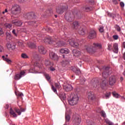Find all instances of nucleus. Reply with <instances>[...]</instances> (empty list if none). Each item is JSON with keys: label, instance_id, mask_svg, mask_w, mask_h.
Wrapping results in <instances>:
<instances>
[{"label": "nucleus", "instance_id": "obj_17", "mask_svg": "<svg viewBox=\"0 0 125 125\" xmlns=\"http://www.w3.org/2000/svg\"><path fill=\"white\" fill-rule=\"evenodd\" d=\"M62 67H68L69 65H70V62L69 61V60L66 59L63 60L62 62Z\"/></svg>", "mask_w": 125, "mask_h": 125}, {"label": "nucleus", "instance_id": "obj_48", "mask_svg": "<svg viewBox=\"0 0 125 125\" xmlns=\"http://www.w3.org/2000/svg\"><path fill=\"white\" fill-rule=\"evenodd\" d=\"M108 50H112V44H108Z\"/></svg>", "mask_w": 125, "mask_h": 125}, {"label": "nucleus", "instance_id": "obj_62", "mask_svg": "<svg viewBox=\"0 0 125 125\" xmlns=\"http://www.w3.org/2000/svg\"><path fill=\"white\" fill-rule=\"evenodd\" d=\"M20 110L21 112H25V109L24 108H22V107H20Z\"/></svg>", "mask_w": 125, "mask_h": 125}, {"label": "nucleus", "instance_id": "obj_35", "mask_svg": "<svg viewBox=\"0 0 125 125\" xmlns=\"http://www.w3.org/2000/svg\"><path fill=\"white\" fill-rule=\"evenodd\" d=\"M51 64V62H50V61H49V59H47L45 61V65L46 66H49Z\"/></svg>", "mask_w": 125, "mask_h": 125}, {"label": "nucleus", "instance_id": "obj_13", "mask_svg": "<svg viewBox=\"0 0 125 125\" xmlns=\"http://www.w3.org/2000/svg\"><path fill=\"white\" fill-rule=\"evenodd\" d=\"M49 57L52 60H57L58 59V56L55 53L50 51L49 52Z\"/></svg>", "mask_w": 125, "mask_h": 125}, {"label": "nucleus", "instance_id": "obj_29", "mask_svg": "<svg viewBox=\"0 0 125 125\" xmlns=\"http://www.w3.org/2000/svg\"><path fill=\"white\" fill-rule=\"evenodd\" d=\"M10 114L13 116L14 118H16L17 117V114H16V113L14 112V110H13L12 108H10Z\"/></svg>", "mask_w": 125, "mask_h": 125}, {"label": "nucleus", "instance_id": "obj_26", "mask_svg": "<svg viewBox=\"0 0 125 125\" xmlns=\"http://www.w3.org/2000/svg\"><path fill=\"white\" fill-rule=\"evenodd\" d=\"M2 58L3 59V60H4V61H5V62H7V63H8V64H11V63H12V61H11V60H10L9 59L5 57V56H2Z\"/></svg>", "mask_w": 125, "mask_h": 125}, {"label": "nucleus", "instance_id": "obj_60", "mask_svg": "<svg viewBox=\"0 0 125 125\" xmlns=\"http://www.w3.org/2000/svg\"><path fill=\"white\" fill-rule=\"evenodd\" d=\"M84 82H85V80L84 79H83L82 82L81 81L80 83L81 84H84Z\"/></svg>", "mask_w": 125, "mask_h": 125}, {"label": "nucleus", "instance_id": "obj_4", "mask_svg": "<svg viewBox=\"0 0 125 125\" xmlns=\"http://www.w3.org/2000/svg\"><path fill=\"white\" fill-rule=\"evenodd\" d=\"M69 104L71 106L77 105L79 102V96L77 94H72L70 95V98L68 99Z\"/></svg>", "mask_w": 125, "mask_h": 125}, {"label": "nucleus", "instance_id": "obj_52", "mask_svg": "<svg viewBox=\"0 0 125 125\" xmlns=\"http://www.w3.org/2000/svg\"><path fill=\"white\" fill-rule=\"evenodd\" d=\"M112 2L113 4H118V0H112Z\"/></svg>", "mask_w": 125, "mask_h": 125}, {"label": "nucleus", "instance_id": "obj_45", "mask_svg": "<svg viewBox=\"0 0 125 125\" xmlns=\"http://www.w3.org/2000/svg\"><path fill=\"white\" fill-rule=\"evenodd\" d=\"M45 77L47 81H49V80H50V76H49V75L46 74L45 75Z\"/></svg>", "mask_w": 125, "mask_h": 125}, {"label": "nucleus", "instance_id": "obj_9", "mask_svg": "<svg viewBox=\"0 0 125 125\" xmlns=\"http://www.w3.org/2000/svg\"><path fill=\"white\" fill-rule=\"evenodd\" d=\"M73 86L70 84H66L63 85V89L64 91H66V92L72 91V90H73Z\"/></svg>", "mask_w": 125, "mask_h": 125}, {"label": "nucleus", "instance_id": "obj_14", "mask_svg": "<svg viewBox=\"0 0 125 125\" xmlns=\"http://www.w3.org/2000/svg\"><path fill=\"white\" fill-rule=\"evenodd\" d=\"M25 75V71H21L19 74H16L15 76V80L18 81V80H20L22 77H24Z\"/></svg>", "mask_w": 125, "mask_h": 125}, {"label": "nucleus", "instance_id": "obj_11", "mask_svg": "<svg viewBox=\"0 0 125 125\" xmlns=\"http://www.w3.org/2000/svg\"><path fill=\"white\" fill-rule=\"evenodd\" d=\"M87 97L88 100L90 101H91V100H94V99H95V96L94 95V93L91 92H88L87 93Z\"/></svg>", "mask_w": 125, "mask_h": 125}, {"label": "nucleus", "instance_id": "obj_37", "mask_svg": "<svg viewBox=\"0 0 125 125\" xmlns=\"http://www.w3.org/2000/svg\"><path fill=\"white\" fill-rule=\"evenodd\" d=\"M21 58L23 59H26V58H29V57H28V55L25 53H22L21 54Z\"/></svg>", "mask_w": 125, "mask_h": 125}, {"label": "nucleus", "instance_id": "obj_63", "mask_svg": "<svg viewBox=\"0 0 125 125\" xmlns=\"http://www.w3.org/2000/svg\"><path fill=\"white\" fill-rule=\"evenodd\" d=\"M18 95H19V96H23V93H19Z\"/></svg>", "mask_w": 125, "mask_h": 125}, {"label": "nucleus", "instance_id": "obj_33", "mask_svg": "<svg viewBox=\"0 0 125 125\" xmlns=\"http://www.w3.org/2000/svg\"><path fill=\"white\" fill-rule=\"evenodd\" d=\"M37 14L34 12H31L26 14V16H36Z\"/></svg>", "mask_w": 125, "mask_h": 125}, {"label": "nucleus", "instance_id": "obj_16", "mask_svg": "<svg viewBox=\"0 0 125 125\" xmlns=\"http://www.w3.org/2000/svg\"><path fill=\"white\" fill-rule=\"evenodd\" d=\"M39 51L41 54H45L46 53V50L43 46H40L38 47Z\"/></svg>", "mask_w": 125, "mask_h": 125}, {"label": "nucleus", "instance_id": "obj_31", "mask_svg": "<svg viewBox=\"0 0 125 125\" xmlns=\"http://www.w3.org/2000/svg\"><path fill=\"white\" fill-rule=\"evenodd\" d=\"M70 120H71V117L70 116V115L67 114V112H66V113H65V122L69 123V122H70Z\"/></svg>", "mask_w": 125, "mask_h": 125}, {"label": "nucleus", "instance_id": "obj_19", "mask_svg": "<svg viewBox=\"0 0 125 125\" xmlns=\"http://www.w3.org/2000/svg\"><path fill=\"white\" fill-rule=\"evenodd\" d=\"M79 26H80V24H79V22L78 21H74L71 24L72 28L74 29L75 30H77V29L79 28Z\"/></svg>", "mask_w": 125, "mask_h": 125}, {"label": "nucleus", "instance_id": "obj_36", "mask_svg": "<svg viewBox=\"0 0 125 125\" xmlns=\"http://www.w3.org/2000/svg\"><path fill=\"white\" fill-rule=\"evenodd\" d=\"M6 36L7 39H9V40H11V38L12 37V36L11 35V34L8 32H6Z\"/></svg>", "mask_w": 125, "mask_h": 125}, {"label": "nucleus", "instance_id": "obj_43", "mask_svg": "<svg viewBox=\"0 0 125 125\" xmlns=\"http://www.w3.org/2000/svg\"><path fill=\"white\" fill-rule=\"evenodd\" d=\"M110 95H111V92H108L106 93L105 98H106V99H107V98H109V97H110Z\"/></svg>", "mask_w": 125, "mask_h": 125}, {"label": "nucleus", "instance_id": "obj_41", "mask_svg": "<svg viewBox=\"0 0 125 125\" xmlns=\"http://www.w3.org/2000/svg\"><path fill=\"white\" fill-rule=\"evenodd\" d=\"M101 114L102 117H103V118H106V113H105V112L104 111H101Z\"/></svg>", "mask_w": 125, "mask_h": 125}, {"label": "nucleus", "instance_id": "obj_25", "mask_svg": "<svg viewBox=\"0 0 125 125\" xmlns=\"http://www.w3.org/2000/svg\"><path fill=\"white\" fill-rule=\"evenodd\" d=\"M60 52L61 53H65V54H68L70 52V50L67 48L61 49L60 50Z\"/></svg>", "mask_w": 125, "mask_h": 125}, {"label": "nucleus", "instance_id": "obj_21", "mask_svg": "<svg viewBox=\"0 0 125 125\" xmlns=\"http://www.w3.org/2000/svg\"><path fill=\"white\" fill-rule=\"evenodd\" d=\"M72 52L74 56H75L76 57H79V56H81V55H82V52L77 50H74L73 51H72Z\"/></svg>", "mask_w": 125, "mask_h": 125}, {"label": "nucleus", "instance_id": "obj_58", "mask_svg": "<svg viewBox=\"0 0 125 125\" xmlns=\"http://www.w3.org/2000/svg\"><path fill=\"white\" fill-rule=\"evenodd\" d=\"M89 2L90 3H91L92 4H93L94 3V0H88Z\"/></svg>", "mask_w": 125, "mask_h": 125}, {"label": "nucleus", "instance_id": "obj_7", "mask_svg": "<svg viewBox=\"0 0 125 125\" xmlns=\"http://www.w3.org/2000/svg\"><path fill=\"white\" fill-rule=\"evenodd\" d=\"M72 123L73 125H80V124H81V119H80V117H79V116H73Z\"/></svg>", "mask_w": 125, "mask_h": 125}, {"label": "nucleus", "instance_id": "obj_32", "mask_svg": "<svg viewBox=\"0 0 125 125\" xmlns=\"http://www.w3.org/2000/svg\"><path fill=\"white\" fill-rule=\"evenodd\" d=\"M87 125H95L94 122L92 121H90L89 120H87L86 121Z\"/></svg>", "mask_w": 125, "mask_h": 125}, {"label": "nucleus", "instance_id": "obj_24", "mask_svg": "<svg viewBox=\"0 0 125 125\" xmlns=\"http://www.w3.org/2000/svg\"><path fill=\"white\" fill-rule=\"evenodd\" d=\"M83 10H85V11H90L91 10H93V7L86 5L84 7Z\"/></svg>", "mask_w": 125, "mask_h": 125}, {"label": "nucleus", "instance_id": "obj_10", "mask_svg": "<svg viewBox=\"0 0 125 125\" xmlns=\"http://www.w3.org/2000/svg\"><path fill=\"white\" fill-rule=\"evenodd\" d=\"M116 79L115 76H111L109 77V83L110 85H114L116 83Z\"/></svg>", "mask_w": 125, "mask_h": 125}, {"label": "nucleus", "instance_id": "obj_18", "mask_svg": "<svg viewBox=\"0 0 125 125\" xmlns=\"http://www.w3.org/2000/svg\"><path fill=\"white\" fill-rule=\"evenodd\" d=\"M6 47L8 49H15V44L12 43L8 42L6 44Z\"/></svg>", "mask_w": 125, "mask_h": 125}, {"label": "nucleus", "instance_id": "obj_28", "mask_svg": "<svg viewBox=\"0 0 125 125\" xmlns=\"http://www.w3.org/2000/svg\"><path fill=\"white\" fill-rule=\"evenodd\" d=\"M65 20L68 21V22H72V21H74V17L71 16H65L64 17Z\"/></svg>", "mask_w": 125, "mask_h": 125}, {"label": "nucleus", "instance_id": "obj_57", "mask_svg": "<svg viewBox=\"0 0 125 125\" xmlns=\"http://www.w3.org/2000/svg\"><path fill=\"white\" fill-rule=\"evenodd\" d=\"M120 6H121V7H125V3H124L123 2H120Z\"/></svg>", "mask_w": 125, "mask_h": 125}, {"label": "nucleus", "instance_id": "obj_8", "mask_svg": "<svg viewBox=\"0 0 125 125\" xmlns=\"http://www.w3.org/2000/svg\"><path fill=\"white\" fill-rule=\"evenodd\" d=\"M69 7L66 4H63L62 5V7H59L58 9H57V12L58 14H62L63 12H64V9H68Z\"/></svg>", "mask_w": 125, "mask_h": 125}, {"label": "nucleus", "instance_id": "obj_53", "mask_svg": "<svg viewBox=\"0 0 125 125\" xmlns=\"http://www.w3.org/2000/svg\"><path fill=\"white\" fill-rule=\"evenodd\" d=\"M50 70L52 71V72H53L54 71H55V68L52 66L50 67Z\"/></svg>", "mask_w": 125, "mask_h": 125}, {"label": "nucleus", "instance_id": "obj_15", "mask_svg": "<svg viewBox=\"0 0 125 125\" xmlns=\"http://www.w3.org/2000/svg\"><path fill=\"white\" fill-rule=\"evenodd\" d=\"M95 38H96V32L94 30H91L89 32V34L88 36L89 39H95Z\"/></svg>", "mask_w": 125, "mask_h": 125}, {"label": "nucleus", "instance_id": "obj_22", "mask_svg": "<svg viewBox=\"0 0 125 125\" xmlns=\"http://www.w3.org/2000/svg\"><path fill=\"white\" fill-rule=\"evenodd\" d=\"M23 23L21 21H13V24H14L15 26H17V27H20V26L22 25V24Z\"/></svg>", "mask_w": 125, "mask_h": 125}, {"label": "nucleus", "instance_id": "obj_5", "mask_svg": "<svg viewBox=\"0 0 125 125\" xmlns=\"http://www.w3.org/2000/svg\"><path fill=\"white\" fill-rule=\"evenodd\" d=\"M65 37V36H63L62 39H63L64 40V41H66V42H69V44L71 46H73V47H78L79 46V43L78 42H76V41H75V39H70L69 38H67V37H65V38H64V37Z\"/></svg>", "mask_w": 125, "mask_h": 125}, {"label": "nucleus", "instance_id": "obj_27", "mask_svg": "<svg viewBox=\"0 0 125 125\" xmlns=\"http://www.w3.org/2000/svg\"><path fill=\"white\" fill-rule=\"evenodd\" d=\"M27 45L29 46V47H30V48H36L37 47L36 44L31 42H28L27 43Z\"/></svg>", "mask_w": 125, "mask_h": 125}, {"label": "nucleus", "instance_id": "obj_46", "mask_svg": "<svg viewBox=\"0 0 125 125\" xmlns=\"http://www.w3.org/2000/svg\"><path fill=\"white\" fill-rule=\"evenodd\" d=\"M51 88H52V90L54 91V92H55V93L57 92V90H56V88H55L54 86L52 85Z\"/></svg>", "mask_w": 125, "mask_h": 125}, {"label": "nucleus", "instance_id": "obj_23", "mask_svg": "<svg viewBox=\"0 0 125 125\" xmlns=\"http://www.w3.org/2000/svg\"><path fill=\"white\" fill-rule=\"evenodd\" d=\"M113 52L114 53H118L119 52V48L118 47V43H115L113 44Z\"/></svg>", "mask_w": 125, "mask_h": 125}, {"label": "nucleus", "instance_id": "obj_50", "mask_svg": "<svg viewBox=\"0 0 125 125\" xmlns=\"http://www.w3.org/2000/svg\"><path fill=\"white\" fill-rule=\"evenodd\" d=\"M18 43L20 46H23V42H22V41H19V42H18Z\"/></svg>", "mask_w": 125, "mask_h": 125}, {"label": "nucleus", "instance_id": "obj_42", "mask_svg": "<svg viewBox=\"0 0 125 125\" xmlns=\"http://www.w3.org/2000/svg\"><path fill=\"white\" fill-rule=\"evenodd\" d=\"M99 31L100 33H103L104 32V27L103 26H100Z\"/></svg>", "mask_w": 125, "mask_h": 125}, {"label": "nucleus", "instance_id": "obj_6", "mask_svg": "<svg viewBox=\"0 0 125 125\" xmlns=\"http://www.w3.org/2000/svg\"><path fill=\"white\" fill-rule=\"evenodd\" d=\"M20 6L19 5H14L12 8V14L16 15L18 13V11H20Z\"/></svg>", "mask_w": 125, "mask_h": 125}, {"label": "nucleus", "instance_id": "obj_40", "mask_svg": "<svg viewBox=\"0 0 125 125\" xmlns=\"http://www.w3.org/2000/svg\"><path fill=\"white\" fill-rule=\"evenodd\" d=\"M55 86L56 87V88H60L61 87V85H60V83H55Z\"/></svg>", "mask_w": 125, "mask_h": 125}, {"label": "nucleus", "instance_id": "obj_54", "mask_svg": "<svg viewBox=\"0 0 125 125\" xmlns=\"http://www.w3.org/2000/svg\"><path fill=\"white\" fill-rule=\"evenodd\" d=\"M8 13V11L7 10V9H5L2 12V13L3 14H4L5 13Z\"/></svg>", "mask_w": 125, "mask_h": 125}, {"label": "nucleus", "instance_id": "obj_1", "mask_svg": "<svg viewBox=\"0 0 125 125\" xmlns=\"http://www.w3.org/2000/svg\"><path fill=\"white\" fill-rule=\"evenodd\" d=\"M109 67H106L104 71L103 72V77L104 79H98L97 78L92 80V84L94 87H101L104 88L108 84V80L106 79L109 77Z\"/></svg>", "mask_w": 125, "mask_h": 125}, {"label": "nucleus", "instance_id": "obj_51", "mask_svg": "<svg viewBox=\"0 0 125 125\" xmlns=\"http://www.w3.org/2000/svg\"><path fill=\"white\" fill-rule=\"evenodd\" d=\"M4 32L3 30H2V28L0 27V36H1V35H3Z\"/></svg>", "mask_w": 125, "mask_h": 125}, {"label": "nucleus", "instance_id": "obj_61", "mask_svg": "<svg viewBox=\"0 0 125 125\" xmlns=\"http://www.w3.org/2000/svg\"><path fill=\"white\" fill-rule=\"evenodd\" d=\"M107 15H108V16H112V15H113V14H112V13H109V12H107L106 13Z\"/></svg>", "mask_w": 125, "mask_h": 125}, {"label": "nucleus", "instance_id": "obj_59", "mask_svg": "<svg viewBox=\"0 0 125 125\" xmlns=\"http://www.w3.org/2000/svg\"><path fill=\"white\" fill-rule=\"evenodd\" d=\"M3 51V47L0 45V52H2Z\"/></svg>", "mask_w": 125, "mask_h": 125}, {"label": "nucleus", "instance_id": "obj_47", "mask_svg": "<svg viewBox=\"0 0 125 125\" xmlns=\"http://www.w3.org/2000/svg\"><path fill=\"white\" fill-rule=\"evenodd\" d=\"M12 34L14 35L16 37H17V34L16 33V30L15 29H13L12 31Z\"/></svg>", "mask_w": 125, "mask_h": 125}, {"label": "nucleus", "instance_id": "obj_49", "mask_svg": "<svg viewBox=\"0 0 125 125\" xmlns=\"http://www.w3.org/2000/svg\"><path fill=\"white\" fill-rule=\"evenodd\" d=\"M43 30H45L47 32H50V31H51V28L49 27H47L46 29L44 28Z\"/></svg>", "mask_w": 125, "mask_h": 125}, {"label": "nucleus", "instance_id": "obj_39", "mask_svg": "<svg viewBox=\"0 0 125 125\" xmlns=\"http://www.w3.org/2000/svg\"><path fill=\"white\" fill-rule=\"evenodd\" d=\"M15 111H16V113H17V114L20 116V115H21V111H20V109H17V108H15Z\"/></svg>", "mask_w": 125, "mask_h": 125}, {"label": "nucleus", "instance_id": "obj_38", "mask_svg": "<svg viewBox=\"0 0 125 125\" xmlns=\"http://www.w3.org/2000/svg\"><path fill=\"white\" fill-rule=\"evenodd\" d=\"M112 95L113 96V97H115V98H118L119 97V94L116 93V92H113L112 93Z\"/></svg>", "mask_w": 125, "mask_h": 125}, {"label": "nucleus", "instance_id": "obj_44", "mask_svg": "<svg viewBox=\"0 0 125 125\" xmlns=\"http://www.w3.org/2000/svg\"><path fill=\"white\" fill-rule=\"evenodd\" d=\"M115 28L118 32H120L121 31V27L119 26V25H116Z\"/></svg>", "mask_w": 125, "mask_h": 125}, {"label": "nucleus", "instance_id": "obj_30", "mask_svg": "<svg viewBox=\"0 0 125 125\" xmlns=\"http://www.w3.org/2000/svg\"><path fill=\"white\" fill-rule=\"evenodd\" d=\"M60 98L62 101L65 100V99H66V94H65V93H61L60 94Z\"/></svg>", "mask_w": 125, "mask_h": 125}, {"label": "nucleus", "instance_id": "obj_3", "mask_svg": "<svg viewBox=\"0 0 125 125\" xmlns=\"http://www.w3.org/2000/svg\"><path fill=\"white\" fill-rule=\"evenodd\" d=\"M102 47V46L101 45V44L98 43H93L92 46L86 47V50L89 53L92 54L95 52H96L97 48H101Z\"/></svg>", "mask_w": 125, "mask_h": 125}, {"label": "nucleus", "instance_id": "obj_12", "mask_svg": "<svg viewBox=\"0 0 125 125\" xmlns=\"http://www.w3.org/2000/svg\"><path fill=\"white\" fill-rule=\"evenodd\" d=\"M70 70H72V71H73L76 74V75H79L80 74H81V70H80V69L78 68V67L76 66H71L70 67Z\"/></svg>", "mask_w": 125, "mask_h": 125}, {"label": "nucleus", "instance_id": "obj_64", "mask_svg": "<svg viewBox=\"0 0 125 125\" xmlns=\"http://www.w3.org/2000/svg\"><path fill=\"white\" fill-rule=\"evenodd\" d=\"M123 46L124 48H125V42H123Z\"/></svg>", "mask_w": 125, "mask_h": 125}, {"label": "nucleus", "instance_id": "obj_2", "mask_svg": "<svg viewBox=\"0 0 125 125\" xmlns=\"http://www.w3.org/2000/svg\"><path fill=\"white\" fill-rule=\"evenodd\" d=\"M44 42L49 44H54L56 47H61L62 46H66L67 44L63 41L60 40L58 37L55 36L54 37H45L43 40Z\"/></svg>", "mask_w": 125, "mask_h": 125}, {"label": "nucleus", "instance_id": "obj_20", "mask_svg": "<svg viewBox=\"0 0 125 125\" xmlns=\"http://www.w3.org/2000/svg\"><path fill=\"white\" fill-rule=\"evenodd\" d=\"M78 33L79 35L83 36L85 35V28L83 27H80L78 30Z\"/></svg>", "mask_w": 125, "mask_h": 125}, {"label": "nucleus", "instance_id": "obj_34", "mask_svg": "<svg viewBox=\"0 0 125 125\" xmlns=\"http://www.w3.org/2000/svg\"><path fill=\"white\" fill-rule=\"evenodd\" d=\"M4 26L7 28V29H11V28H12V25L10 23H6L4 24Z\"/></svg>", "mask_w": 125, "mask_h": 125}, {"label": "nucleus", "instance_id": "obj_55", "mask_svg": "<svg viewBox=\"0 0 125 125\" xmlns=\"http://www.w3.org/2000/svg\"><path fill=\"white\" fill-rule=\"evenodd\" d=\"M113 39L114 40H118L119 39V36L118 35H114Z\"/></svg>", "mask_w": 125, "mask_h": 125}, {"label": "nucleus", "instance_id": "obj_56", "mask_svg": "<svg viewBox=\"0 0 125 125\" xmlns=\"http://www.w3.org/2000/svg\"><path fill=\"white\" fill-rule=\"evenodd\" d=\"M97 112V113H101V107H98Z\"/></svg>", "mask_w": 125, "mask_h": 125}]
</instances>
